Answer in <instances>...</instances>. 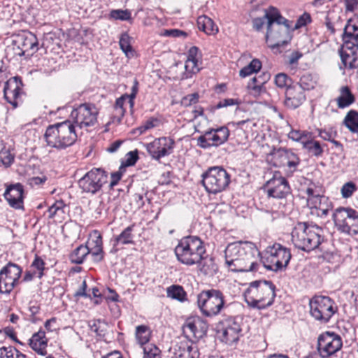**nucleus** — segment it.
Returning a JSON list of instances; mask_svg holds the SVG:
<instances>
[{
    "mask_svg": "<svg viewBox=\"0 0 358 358\" xmlns=\"http://www.w3.org/2000/svg\"><path fill=\"white\" fill-rule=\"evenodd\" d=\"M136 227V224L133 223L129 226L127 227L122 231L117 236L113 238V246L116 247L119 244L122 245H130L134 243V231Z\"/></svg>",
    "mask_w": 358,
    "mask_h": 358,
    "instance_id": "36",
    "label": "nucleus"
},
{
    "mask_svg": "<svg viewBox=\"0 0 358 358\" xmlns=\"http://www.w3.org/2000/svg\"><path fill=\"white\" fill-rule=\"evenodd\" d=\"M310 134L311 132L306 130L292 129L288 134V137L294 141L300 142L303 145L304 141L310 138Z\"/></svg>",
    "mask_w": 358,
    "mask_h": 358,
    "instance_id": "51",
    "label": "nucleus"
},
{
    "mask_svg": "<svg viewBox=\"0 0 358 358\" xmlns=\"http://www.w3.org/2000/svg\"><path fill=\"white\" fill-rule=\"evenodd\" d=\"M260 252L255 243L238 241L229 243L224 250L225 264L233 272H255L259 264Z\"/></svg>",
    "mask_w": 358,
    "mask_h": 358,
    "instance_id": "1",
    "label": "nucleus"
},
{
    "mask_svg": "<svg viewBox=\"0 0 358 358\" xmlns=\"http://www.w3.org/2000/svg\"><path fill=\"white\" fill-rule=\"evenodd\" d=\"M263 76L264 77L263 80H259L254 77L248 84V92L254 97H258L265 92L264 85L270 79L271 76L268 73H263Z\"/></svg>",
    "mask_w": 358,
    "mask_h": 358,
    "instance_id": "35",
    "label": "nucleus"
},
{
    "mask_svg": "<svg viewBox=\"0 0 358 358\" xmlns=\"http://www.w3.org/2000/svg\"><path fill=\"white\" fill-rule=\"evenodd\" d=\"M99 110L95 105L83 103L74 108L71 113V122L75 127L83 129L94 126L97 122Z\"/></svg>",
    "mask_w": 358,
    "mask_h": 358,
    "instance_id": "14",
    "label": "nucleus"
},
{
    "mask_svg": "<svg viewBox=\"0 0 358 358\" xmlns=\"http://www.w3.org/2000/svg\"><path fill=\"white\" fill-rule=\"evenodd\" d=\"M77 138L75 126L69 120L48 126L44 134L47 145L57 150L71 147Z\"/></svg>",
    "mask_w": 358,
    "mask_h": 358,
    "instance_id": "2",
    "label": "nucleus"
},
{
    "mask_svg": "<svg viewBox=\"0 0 358 358\" xmlns=\"http://www.w3.org/2000/svg\"><path fill=\"white\" fill-rule=\"evenodd\" d=\"M229 134V129L225 126L209 129L197 138L196 145L203 149L218 147L228 140Z\"/></svg>",
    "mask_w": 358,
    "mask_h": 358,
    "instance_id": "15",
    "label": "nucleus"
},
{
    "mask_svg": "<svg viewBox=\"0 0 358 358\" xmlns=\"http://www.w3.org/2000/svg\"><path fill=\"white\" fill-rule=\"evenodd\" d=\"M27 356L11 345L0 346V358H26Z\"/></svg>",
    "mask_w": 358,
    "mask_h": 358,
    "instance_id": "47",
    "label": "nucleus"
},
{
    "mask_svg": "<svg viewBox=\"0 0 358 358\" xmlns=\"http://www.w3.org/2000/svg\"><path fill=\"white\" fill-rule=\"evenodd\" d=\"M24 46V58H29L39 49V43L35 34L30 31L21 32Z\"/></svg>",
    "mask_w": 358,
    "mask_h": 358,
    "instance_id": "30",
    "label": "nucleus"
},
{
    "mask_svg": "<svg viewBox=\"0 0 358 358\" xmlns=\"http://www.w3.org/2000/svg\"><path fill=\"white\" fill-rule=\"evenodd\" d=\"M175 355L178 358H199L197 347L187 341H181L175 348Z\"/></svg>",
    "mask_w": 358,
    "mask_h": 358,
    "instance_id": "31",
    "label": "nucleus"
},
{
    "mask_svg": "<svg viewBox=\"0 0 358 358\" xmlns=\"http://www.w3.org/2000/svg\"><path fill=\"white\" fill-rule=\"evenodd\" d=\"M358 45L355 44L354 47L345 45L343 43L340 51L342 63L345 68L350 69L358 67Z\"/></svg>",
    "mask_w": 358,
    "mask_h": 358,
    "instance_id": "28",
    "label": "nucleus"
},
{
    "mask_svg": "<svg viewBox=\"0 0 358 358\" xmlns=\"http://www.w3.org/2000/svg\"><path fill=\"white\" fill-rule=\"evenodd\" d=\"M107 182V172L101 168H93L79 179L78 184L83 193L94 195L101 191Z\"/></svg>",
    "mask_w": 358,
    "mask_h": 358,
    "instance_id": "11",
    "label": "nucleus"
},
{
    "mask_svg": "<svg viewBox=\"0 0 358 358\" xmlns=\"http://www.w3.org/2000/svg\"><path fill=\"white\" fill-rule=\"evenodd\" d=\"M23 83L20 76H14L4 83L3 96L8 103L14 108L18 106L17 100L23 93Z\"/></svg>",
    "mask_w": 358,
    "mask_h": 358,
    "instance_id": "20",
    "label": "nucleus"
},
{
    "mask_svg": "<svg viewBox=\"0 0 358 358\" xmlns=\"http://www.w3.org/2000/svg\"><path fill=\"white\" fill-rule=\"evenodd\" d=\"M14 161V156L5 145H0V162L6 167L10 166Z\"/></svg>",
    "mask_w": 358,
    "mask_h": 358,
    "instance_id": "53",
    "label": "nucleus"
},
{
    "mask_svg": "<svg viewBox=\"0 0 358 358\" xmlns=\"http://www.w3.org/2000/svg\"><path fill=\"white\" fill-rule=\"evenodd\" d=\"M315 83L316 82L311 74L305 73L301 76L299 81L298 83H295L294 84L299 85L303 90V92H304L305 90H310L313 89Z\"/></svg>",
    "mask_w": 358,
    "mask_h": 358,
    "instance_id": "50",
    "label": "nucleus"
},
{
    "mask_svg": "<svg viewBox=\"0 0 358 358\" xmlns=\"http://www.w3.org/2000/svg\"><path fill=\"white\" fill-rule=\"evenodd\" d=\"M305 192L308 196L307 204H309L310 201H313L315 199H317V197H320V196H322L320 194V193H321L320 187L319 186H317L314 183L309 184V185L308 186V187L306 188Z\"/></svg>",
    "mask_w": 358,
    "mask_h": 358,
    "instance_id": "56",
    "label": "nucleus"
},
{
    "mask_svg": "<svg viewBox=\"0 0 358 358\" xmlns=\"http://www.w3.org/2000/svg\"><path fill=\"white\" fill-rule=\"evenodd\" d=\"M308 206L311 209V213L321 218L327 217L329 213L333 209V203L329 199L324 195L310 201Z\"/></svg>",
    "mask_w": 358,
    "mask_h": 358,
    "instance_id": "26",
    "label": "nucleus"
},
{
    "mask_svg": "<svg viewBox=\"0 0 358 358\" xmlns=\"http://www.w3.org/2000/svg\"><path fill=\"white\" fill-rule=\"evenodd\" d=\"M90 254L92 256L93 260L96 262H101L104 258L103 245L89 248Z\"/></svg>",
    "mask_w": 358,
    "mask_h": 358,
    "instance_id": "58",
    "label": "nucleus"
},
{
    "mask_svg": "<svg viewBox=\"0 0 358 358\" xmlns=\"http://www.w3.org/2000/svg\"><path fill=\"white\" fill-rule=\"evenodd\" d=\"M241 101L238 99H224L220 100L218 103L215 106V109H220L221 108L237 105L238 106Z\"/></svg>",
    "mask_w": 358,
    "mask_h": 358,
    "instance_id": "64",
    "label": "nucleus"
},
{
    "mask_svg": "<svg viewBox=\"0 0 358 358\" xmlns=\"http://www.w3.org/2000/svg\"><path fill=\"white\" fill-rule=\"evenodd\" d=\"M87 244L88 245H87L89 248L92 246L96 247L103 245L102 236L101 234L98 231L94 230L90 235V238L87 241Z\"/></svg>",
    "mask_w": 358,
    "mask_h": 358,
    "instance_id": "59",
    "label": "nucleus"
},
{
    "mask_svg": "<svg viewBox=\"0 0 358 358\" xmlns=\"http://www.w3.org/2000/svg\"><path fill=\"white\" fill-rule=\"evenodd\" d=\"M5 55L7 59H17V57H24V50H21L14 41L10 38L9 43L5 49Z\"/></svg>",
    "mask_w": 358,
    "mask_h": 358,
    "instance_id": "42",
    "label": "nucleus"
},
{
    "mask_svg": "<svg viewBox=\"0 0 358 358\" xmlns=\"http://www.w3.org/2000/svg\"><path fill=\"white\" fill-rule=\"evenodd\" d=\"M216 332L223 343L232 345L238 341L241 336V320L237 317H228L220 321L216 325Z\"/></svg>",
    "mask_w": 358,
    "mask_h": 358,
    "instance_id": "12",
    "label": "nucleus"
},
{
    "mask_svg": "<svg viewBox=\"0 0 358 358\" xmlns=\"http://www.w3.org/2000/svg\"><path fill=\"white\" fill-rule=\"evenodd\" d=\"M266 192L268 197L280 199L278 210L285 212V199L291 194V187L287 180L281 176L280 173L275 172L273 177L266 184Z\"/></svg>",
    "mask_w": 358,
    "mask_h": 358,
    "instance_id": "13",
    "label": "nucleus"
},
{
    "mask_svg": "<svg viewBox=\"0 0 358 358\" xmlns=\"http://www.w3.org/2000/svg\"><path fill=\"white\" fill-rule=\"evenodd\" d=\"M344 124L353 133L358 132V111L350 110L345 117Z\"/></svg>",
    "mask_w": 358,
    "mask_h": 358,
    "instance_id": "44",
    "label": "nucleus"
},
{
    "mask_svg": "<svg viewBox=\"0 0 358 358\" xmlns=\"http://www.w3.org/2000/svg\"><path fill=\"white\" fill-rule=\"evenodd\" d=\"M291 257L289 248L280 243H274L266 249L261 257V262L267 270L278 272L287 268Z\"/></svg>",
    "mask_w": 358,
    "mask_h": 358,
    "instance_id": "7",
    "label": "nucleus"
},
{
    "mask_svg": "<svg viewBox=\"0 0 358 358\" xmlns=\"http://www.w3.org/2000/svg\"><path fill=\"white\" fill-rule=\"evenodd\" d=\"M138 90V83L136 80H134V85L131 87V92L129 94H124L120 97L117 98L115 101L114 108L115 110V116L117 117V121L121 122L122 117L125 114V109L124 108V103L127 99L129 100V107L132 110L134 106V99L136 96Z\"/></svg>",
    "mask_w": 358,
    "mask_h": 358,
    "instance_id": "24",
    "label": "nucleus"
},
{
    "mask_svg": "<svg viewBox=\"0 0 358 358\" xmlns=\"http://www.w3.org/2000/svg\"><path fill=\"white\" fill-rule=\"evenodd\" d=\"M357 187L352 182H348L344 184L341 188V194L343 198L350 197L353 192L356 191Z\"/></svg>",
    "mask_w": 358,
    "mask_h": 358,
    "instance_id": "62",
    "label": "nucleus"
},
{
    "mask_svg": "<svg viewBox=\"0 0 358 358\" xmlns=\"http://www.w3.org/2000/svg\"><path fill=\"white\" fill-rule=\"evenodd\" d=\"M175 141L170 137L155 138L152 142L147 143L146 150L155 160L168 156L173 152Z\"/></svg>",
    "mask_w": 358,
    "mask_h": 358,
    "instance_id": "19",
    "label": "nucleus"
},
{
    "mask_svg": "<svg viewBox=\"0 0 358 358\" xmlns=\"http://www.w3.org/2000/svg\"><path fill=\"white\" fill-rule=\"evenodd\" d=\"M135 335L138 343L143 348L149 342L151 332L148 326L139 325L136 327Z\"/></svg>",
    "mask_w": 358,
    "mask_h": 358,
    "instance_id": "41",
    "label": "nucleus"
},
{
    "mask_svg": "<svg viewBox=\"0 0 358 358\" xmlns=\"http://www.w3.org/2000/svg\"><path fill=\"white\" fill-rule=\"evenodd\" d=\"M29 345L38 355H45L48 339L45 337V331L41 328L38 331L34 333L29 339Z\"/></svg>",
    "mask_w": 358,
    "mask_h": 358,
    "instance_id": "29",
    "label": "nucleus"
},
{
    "mask_svg": "<svg viewBox=\"0 0 358 358\" xmlns=\"http://www.w3.org/2000/svg\"><path fill=\"white\" fill-rule=\"evenodd\" d=\"M22 268L14 263L9 262L0 271V292L10 293L19 283L22 275Z\"/></svg>",
    "mask_w": 358,
    "mask_h": 358,
    "instance_id": "17",
    "label": "nucleus"
},
{
    "mask_svg": "<svg viewBox=\"0 0 358 358\" xmlns=\"http://www.w3.org/2000/svg\"><path fill=\"white\" fill-rule=\"evenodd\" d=\"M310 314L320 324H327L337 311L334 301L329 296H315L309 302Z\"/></svg>",
    "mask_w": 358,
    "mask_h": 358,
    "instance_id": "9",
    "label": "nucleus"
},
{
    "mask_svg": "<svg viewBox=\"0 0 358 358\" xmlns=\"http://www.w3.org/2000/svg\"><path fill=\"white\" fill-rule=\"evenodd\" d=\"M275 286L270 280H256L250 283L245 302L253 308L265 309L273 305L275 297Z\"/></svg>",
    "mask_w": 358,
    "mask_h": 358,
    "instance_id": "4",
    "label": "nucleus"
},
{
    "mask_svg": "<svg viewBox=\"0 0 358 358\" xmlns=\"http://www.w3.org/2000/svg\"><path fill=\"white\" fill-rule=\"evenodd\" d=\"M342 39L347 46L354 47L355 44L358 45V15L348 20L344 27Z\"/></svg>",
    "mask_w": 358,
    "mask_h": 358,
    "instance_id": "27",
    "label": "nucleus"
},
{
    "mask_svg": "<svg viewBox=\"0 0 358 358\" xmlns=\"http://www.w3.org/2000/svg\"><path fill=\"white\" fill-rule=\"evenodd\" d=\"M265 17L268 20V30H272L275 25L291 26L289 20L282 17L277 8L272 6L266 10Z\"/></svg>",
    "mask_w": 358,
    "mask_h": 358,
    "instance_id": "32",
    "label": "nucleus"
},
{
    "mask_svg": "<svg viewBox=\"0 0 358 358\" xmlns=\"http://www.w3.org/2000/svg\"><path fill=\"white\" fill-rule=\"evenodd\" d=\"M24 187L20 183L7 185L3 194L9 206L15 209H23Z\"/></svg>",
    "mask_w": 358,
    "mask_h": 358,
    "instance_id": "23",
    "label": "nucleus"
},
{
    "mask_svg": "<svg viewBox=\"0 0 358 358\" xmlns=\"http://www.w3.org/2000/svg\"><path fill=\"white\" fill-rule=\"evenodd\" d=\"M273 159L276 166L288 167L292 170H296L300 164V158L290 149L280 148L274 150L273 153Z\"/></svg>",
    "mask_w": 358,
    "mask_h": 358,
    "instance_id": "21",
    "label": "nucleus"
},
{
    "mask_svg": "<svg viewBox=\"0 0 358 358\" xmlns=\"http://www.w3.org/2000/svg\"><path fill=\"white\" fill-rule=\"evenodd\" d=\"M285 96L284 105L290 110L298 108L306 101L305 92L297 84L287 87Z\"/></svg>",
    "mask_w": 358,
    "mask_h": 358,
    "instance_id": "22",
    "label": "nucleus"
},
{
    "mask_svg": "<svg viewBox=\"0 0 358 358\" xmlns=\"http://www.w3.org/2000/svg\"><path fill=\"white\" fill-rule=\"evenodd\" d=\"M167 296L179 301H184L186 297V292L182 287L180 285H171L167 288Z\"/></svg>",
    "mask_w": 358,
    "mask_h": 358,
    "instance_id": "48",
    "label": "nucleus"
},
{
    "mask_svg": "<svg viewBox=\"0 0 358 358\" xmlns=\"http://www.w3.org/2000/svg\"><path fill=\"white\" fill-rule=\"evenodd\" d=\"M262 69V62L258 59H253L248 65L244 66L239 71L241 78H245L254 73H257Z\"/></svg>",
    "mask_w": 358,
    "mask_h": 358,
    "instance_id": "46",
    "label": "nucleus"
},
{
    "mask_svg": "<svg viewBox=\"0 0 358 358\" xmlns=\"http://www.w3.org/2000/svg\"><path fill=\"white\" fill-rule=\"evenodd\" d=\"M184 329L186 333L192 334L194 338L200 339L206 336L208 325L203 319L196 317L188 319L185 324Z\"/></svg>",
    "mask_w": 358,
    "mask_h": 358,
    "instance_id": "25",
    "label": "nucleus"
},
{
    "mask_svg": "<svg viewBox=\"0 0 358 358\" xmlns=\"http://www.w3.org/2000/svg\"><path fill=\"white\" fill-rule=\"evenodd\" d=\"M107 322L101 319L91 320L88 321V327L90 330L96 334L99 337L103 338L105 336L107 331Z\"/></svg>",
    "mask_w": 358,
    "mask_h": 358,
    "instance_id": "40",
    "label": "nucleus"
},
{
    "mask_svg": "<svg viewBox=\"0 0 358 358\" xmlns=\"http://www.w3.org/2000/svg\"><path fill=\"white\" fill-rule=\"evenodd\" d=\"M318 136L323 140L331 142L337 136V132L332 129H318Z\"/></svg>",
    "mask_w": 358,
    "mask_h": 358,
    "instance_id": "61",
    "label": "nucleus"
},
{
    "mask_svg": "<svg viewBox=\"0 0 358 358\" xmlns=\"http://www.w3.org/2000/svg\"><path fill=\"white\" fill-rule=\"evenodd\" d=\"M275 83L280 88L288 87L294 85L292 79L285 73H280L275 76Z\"/></svg>",
    "mask_w": 358,
    "mask_h": 358,
    "instance_id": "55",
    "label": "nucleus"
},
{
    "mask_svg": "<svg viewBox=\"0 0 358 358\" xmlns=\"http://www.w3.org/2000/svg\"><path fill=\"white\" fill-rule=\"evenodd\" d=\"M197 305L202 314L206 317L216 316L224 307V294L219 289L203 290L197 295Z\"/></svg>",
    "mask_w": 358,
    "mask_h": 358,
    "instance_id": "8",
    "label": "nucleus"
},
{
    "mask_svg": "<svg viewBox=\"0 0 358 358\" xmlns=\"http://www.w3.org/2000/svg\"><path fill=\"white\" fill-rule=\"evenodd\" d=\"M131 38L127 32H124L120 35L119 45L120 49L127 57L134 56V50L131 44Z\"/></svg>",
    "mask_w": 358,
    "mask_h": 358,
    "instance_id": "45",
    "label": "nucleus"
},
{
    "mask_svg": "<svg viewBox=\"0 0 358 358\" xmlns=\"http://www.w3.org/2000/svg\"><path fill=\"white\" fill-rule=\"evenodd\" d=\"M90 254L89 247L80 245L77 247L69 255L71 263L81 264L84 262L86 257Z\"/></svg>",
    "mask_w": 358,
    "mask_h": 358,
    "instance_id": "38",
    "label": "nucleus"
},
{
    "mask_svg": "<svg viewBox=\"0 0 358 358\" xmlns=\"http://www.w3.org/2000/svg\"><path fill=\"white\" fill-rule=\"evenodd\" d=\"M143 358H162L161 350L155 344H148L143 348Z\"/></svg>",
    "mask_w": 358,
    "mask_h": 358,
    "instance_id": "52",
    "label": "nucleus"
},
{
    "mask_svg": "<svg viewBox=\"0 0 358 358\" xmlns=\"http://www.w3.org/2000/svg\"><path fill=\"white\" fill-rule=\"evenodd\" d=\"M45 263L42 258L38 255H36L34 261L30 265L29 268L36 273V278L41 279L44 275V271Z\"/></svg>",
    "mask_w": 358,
    "mask_h": 358,
    "instance_id": "49",
    "label": "nucleus"
},
{
    "mask_svg": "<svg viewBox=\"0 0 358 358\" xmlns=\"http://www.w3.org/2000/svg\"><path fill=\"white\" fill-rule=\"evenodd\" d=\"M65 204L62 201H57L49 207L48 211L49 213L48 217L50 219L55 218L56 221L61 222L65 214Z\"/></svg>",
    "mask_w": 358,
    "mask_h": 358,
    "instance_id": "39",
    "label": "nucleus"
},
{
    "mask_svg": "<svg viewBox=\"0 0 358 358\" xmlns=\"http://www.w3.org/2000/svg\"><path fill=\"white\" fill-rule=\"evenodd\" d=\"M174 252L180 263L192 266L201 263L206 249L203 241L199 237L188 236L179 241Z\"/></svg>",
    "mask_w": 358,
    "mask_h": 358,
    "instance_id": "3",
    "label": "nucleus"
},
{
    "mask_svg": "<svg viewBox=\"0 0 358 358\" xmlns=\"http://www.w3.org/2000/svg\"><path fill=\"white\" fill-rule=\"evenodd\" d=\"M199 93L194 92L184 96L181 100V104L185 107H188L192 104L196 103L199 101Z\"/></svg>",
    "mask_w": 358,
    "mask_h": 358,
    "instance_id": "60",
    "label": "nucleus"
},
{
    "mask_svg": "<svg viewBox=\"0 0 358 358\" xmlns=\"http://www.w3.org/2000/svg\"><path fill=\"white\" fill-rule=\"evenodd\" d=\"M217 270V265L214 263V261L212 258L209 259H206L203 263L201 271L205 274L208 275H213L216 271Z\"/></svg>",
    "mask_w": 358,
    "mask_h": 358,
    "instance_id": "57",
    "label": "nucleus"
},
{
    "mask_svg": "<svg viewBox=\"0 0 358 358\" xmlns=\"http://www.w3.org/2000/svg\"><path fill=\"white\" fill-rule=\"evenodd\" d=\"M197 26L199 30L208 35H214L218 32V27L213 20L206 15H202L197 19Z\"/></svg>",
    "mask_w": 358,
    "mask_h": 358,
    "instance_id": "37",
    "label": "nucleus"
},
{
    "mask_svg": "<svg viewBox=\"0 0 358 358\" xmlns=\"http://www.w3.org/2000/svg\"><path fill=\"white\" fill-rule=\"evenodd\" d=\"M201 184L208 194H217L224 191L231 182V176L220 166L209 167L201 175Z\"/></svg>",
    "mask_w": 358,
    "mask_h": 358,
    "instance_id": "6",
    "label": "nucleus"
},
{
    "mask_svg": "<svg viewBox=\"0 0 358 358\" xmlns=\"http://www.w3.org/2000/svg\"><path fill=\"white\" fill-rule=\"evenodd\" d=\"M131 12L127 9H126V10H122V9L112 10L109 14L110 19H113V20H122V21L129 20L131 17Z\"/></svg>",
    "mask_w": 358,
    "mask_h": 358,
    "instance_id": "54",
    "label": "nucleus"
},
{
    "mask_svg": "<svg viewBox=\"0 0 358 358\" xmlns=\"http://www.w3.org/2000/svg\"><path fill=\"white\" fill-rule=\"evenodd\" d=\"M324 145H322L318 141H316L313 133H311L310 138H308L304 141L302 147L307 151L308 155L315 157H320L323 155Z\"/></svg>",
    "mask_w": 358,
    "mask_h": 358,
    "instance_id": "34",
    "label": "nucleus"
},
{
    "mask_svg": "<svg viewBox=\"0 0 358 358\" xmlns=\"http://www.w3.org/2000/svg\"><path fill=\"white\" fill-rule=\"evenodd\" d=\"M342 346L341 337L334 332L326 331L318 337L317 349L322 358H329L339 351Z\"/></svg>",
    "mask_w": 358,
    "mask_h": 358,
    "instance_id": "16",
    "label": "nucleus"
},
{
    "mask_svg": "<svg viewBox=\"0 0 358 358\" xmlns=\"http://www.w3.org/2000/svg\"><path fill=\"white\" fill-rule=\"evenodd\" d=\"M198 52L199 48L196 46H192L189 48L187 54V59L185 66L186 71L189 70L191 64L192 66L190 71L192 73H195L199 71V69L197 68L198 59L196 58Z\"/></svg>",
    "mask_w": 358,
    "mask_h": 358,
    "instance_id": "43",
    "label": "nucleus"
},
{
    "mask_svg": "<svg viewBox=\"0 0 358 358\" xmlns=\"http://www.w3.org/2000/svg\"><path fill=\"white\" fill-rule=\"evenodd\" d=\"M320 233L319 227L299 222L292 231V241L298 249L310 252L318 248L323 241Z\"/></svg>",
    "mask_w": 358,
    "mask_h": 358,
    "instance_id": "5",
    "label": "nucleus"
},
{
    "mask_svg": "<svg viewBox=\"0 0 358 358\" xmlns=\"http://www.w3.org/2000/svg\"><path fill=\"white\" fill-rule=\"evenodd\" d=\"M124 171V166L121 165L119 171L111 173V180L109 184L110 189H113L114 186H115L118 182L121 180L122 173Z\"/></svg>",
    "mask_w": 358,
    "mask_h": 358,
    "instance_id": "63",
    "label": "nucleus"
},
{
    "mask_svg": "<svg viewBox=\"0 0 358 358\" xmlns=\"http://www.w3.org/2000/svg\"><path fill=\"white\" fill-rule=\"evenodd\" d=\"M338 91L339 95L336 99L338 108H348L355 102V96L348 86H342Z\"/></svg>",
    "mask_w": 358,
    "mask_h": 358,
    "instance_id": "33",
    "label": "nucleus"
},
{
    "mask_svg": "<svg viewBox=\"0 0 358 358\" xmlns=\"http://www.w3.org/2000/svg\"><path fill=\"white\" fill-rule=\"evenodd\" d=\"M291 29V26L287 25H275L272 30L267 29L266 41L268 46L275 50L287 45L292 38Z\"/></svg>",
    "mask_w": 358,
    "mask_h": 358,
    "instance_id": "18",
    "label": "nucleus"
},
{
    "mask_svg": "<svg viewBox=\"0 0 358 358\" xmlns=\"http://www.w3.org/2000/svg\"><path fill=\"white\" fill-rule=\"evenodd\" d=\"M337 230L346 234H358V212L351 208H337L332 214Z\"/></svg>",
    "mask_w": 358,
    "mask_h": 358,
    "instance_id": "10",
    "label": "nucleus"
}]
</instances>
